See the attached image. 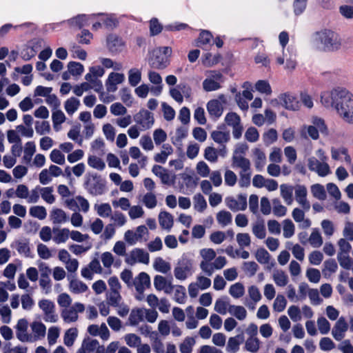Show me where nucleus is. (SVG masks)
<instances>
[{
    "label": "nucleus",
    "instance_id": "obj_1",
    "mask_svg": "<svg viewBox=\"0 0 353 353\" xmlns=\"http://www.w3.org/2000/svg\"><path fill=\"white\" fill-rule=\"evenodd\" d=\"M321 103L326 108L334 109L345 122L353 124V94L346 88L339 87L322 92Z\"/></svg>",
    "mask_w": 353,
    "mask_h": 353
},
{
    "label": "nucleus",
    "instance_id": "obj_2",
    "mask_svg": "<svg viewBox=\"0 0 353 353\" xmlns=\"http://www.w3.org/2000/svg\"><path fill=\"white\" fill-rule=\"evenodd\" d=\"M314 45L324 51H334L340 48L341 39L337 33L331 30L324 29L314 34Z\"/></svg>",
    "mask_w": 353,
    "mask_h": 353
},
{
    "label": "nucleus",
    "instance_id": "obj_3",
    "mask_svg": "<svg viewBox=\"0 0 353 353\" xmlns=\"http://www.w3.org/2000/svg\"><path fill=\"white\" fill-rule=\"evenodd\" d=\"M316 157L307 159V167L312 172H316L320 176L328 175L331 171L327 163V157L325 151L320 148L315 152Z\"/></svg>",
    "mask_w": 353,
    "mask_h": 353
},
{
    "label": "nucleus",
    "instance_id": "obj_4",
    "mask_svg": "<svg viewBox=\"0 0 353 353\" xmlns=\"http://www.w3.org/2000/svg\"><path fill=\"white\" fill-rule=\"evenodd\" d=\"M311 125H305L301 130L302 137H306V134L313 140H317L319 138V132L327 135L328 129L325 121L320 117H313L311 119Z\"/></svg>",
    "mask_w": 353,
    "mask_h": 353
},
{
    "label": "nucleus",
    "instance_id": "obj_5",
    "mask_svg": "<svg viewBox=\"0 0 353 353\" xmlns=\"http://www.w3.org/2000/svg\"><path fill=\"white\" fill-rule=\"evenodd\" d=\"M171 54L172 49L168 46L159 47L154 49L149 59L150 66L159 70L165 68L169 64V57Z\"/></svg>",
    "mask_w": 353,
    "mask_h": 353
},
{
    "label": "nucleus",
    "instance_id": "obj_6",
    "mask_svg": "<svg viewBox=\"0 0 353 353\" xmlns=\"http://www.w3.org/2000/svg\"><path fill=\"white\" fill-rule=\"evenodd\" d=\"M279 39L280 44L282 46V55L276 57V63L279 65H283L285 60H286L285 68L287 70H294L296 66V61L294 55L290 54L289 52H285V47L288 43L289 37L288 34L283 31L279 34Z\"/></svg>",
    "mask_w": 353,
    "mask_h": 353
},
{
    "label": "nucleus",
    "instance_id": "obj_7",
    "mask_svg": "<svg viewBox=\"0 0 353 353\" xmlns=\"http://www.w3.org/2000/svg\"><path fill=\"white\" fill-rule=\"evenodd\" d=\"M85 188L93 196L103 194L106 191L105 181L97 174H88L85 176Z\"/></svg>",
    "mask_w": 353,
    "mask_h": 353
},
{
    "label": "nucleus",
    "instance_id": "obj_8",
    "mask_svg": "<svg viewBox=\"0 0 353 353\" xmlns=\"http://www.w3.org/2000/svg\"><path fill=\"white\" fill-rule=\"evenodd\" d=\"M206 78L203 81V88L206 92L218 90L224 82L223 75L218 70H209L205 72Z\"/></svg>",
    "mask_w": 353,
    "mask_h": 353
},
{
    "label": "nucleus",
    "instance_id": "obj_9",
    "mask_svg": "<svg viewBox=\"0 0 353 353\" xmlns=\"http://www.w3.org/2000/svg\"><path fill=\"white\" fill-rule=\"evenodd\" d=\"M125 262L130 265H134L138 263L147 265L150 262V255L143 249L134 248L126 255Z\"/></svg>",
    "mask_w": 353,
    "mask_h": 353
},
{
    "label": "nucleus",
    "instance_id": "obj_10",
    "mask_svg": "<svg viewBox=\"0 0 353 353\" xmlns=\"http://www.w3.org/2000/svg\"><path fill=\"white\" fill-rule=\"evenodd\" d=\"M192 261L187 257H182L174 270L176 279L183 281L192 273Z\"/></svg>",
    "mask_w": 353,
    "mask_h": 353
},
{
    "label": "nucleus",
    "instance_id": "obj_11",
    "mask_svg": "<svg viewBox=\"0 0 353 353\" xmlns=\"http://www.w3.org/2000/svg\"><path fill=\"white\" fill-rule=\"evenodd\" d=\"M135 123L140 126L141 130H146L152 127L154 123V115L147 110L142 109L134 116Z\"/></svg>",
    "mask_w": 353,
    "mask_h": 353
},
{
    "label": "nucleus",
    "instance_id": "obj_12",
    "mask_svg": "<svg viewBox=\"0 0 353 353\" xmlns=\"http://www.w3.org/2000/svg\"><path fill=\"white\" fill-rule=\"evenodd\" d=\"M84 310L83 304L75 303L73 305L63 309L61 315L65 323L75 322L78 319V314L83 312Z\"/></svg>",
    "mask_w": 353,
    "mask_h": 353
},
{
    "label": "nucleus",
    "instance_id": "obj_13",
    "mask_svg": "<svg viewBox=\"0 0 353 353\" xmlns=\"http://www.w3.org/2000/svg\"><path fill=\"white\" fill-rule=\"evenodd\" d=\"M226 206L233 212L243 211L247 208L246 194H239L236 197L228 196L225 198Z\"/></svg>",
    "mask_w": 353,
    "mask_h": 353
},
{
    "label": "nucleus",
    "instance_id": "obj_14",
    "mask_svg": "<svg viewBox=\"0 0 353 353\" xmlns=\"http://www.w3.org/2000/svg\"><path fill=\"white\" fill-rule=\"evenodd\" d=\"M148 234V228L145 225H139L136 231L127 230L124 234L125 241L130 245H135L138 241H143L145 235Z\"/></svg>",
    "mask_w": 353,
    "mask_h": 353
},
{
    "label": "nucleus",
    "instance_id": "obj_15",
    "mask_svg": "<svg viewBox=\"0 0 353 353\" xmlns=\"http://www.w3.org/2000/svg\"><path fill=\"white\" fill-rule=\"evenodd\" d=\"M39 308L44 314L43 319L46 322L55 323L58 320V316L54 312V304L48 299L41 300L39 303Z\"/></svg>",
    "mask_w": 353,
    "mask_h": 353
},
{
    "label": "nucleus",
    "instance_id": "obj_16",
    "mask_svg": "<svg viewBox=\"0 0 353 353\" xmlns=\"http://www.w3.org/2000/svg\"><path fill=\"white\" fill-rule=\"evenodd\" d=\"M295 199L297 203L306 212L310 209V203L307 199V190L303 185H296L294 186Z\"/></svg>",
    "mask_w": 353,
    "mask_h": 353
},
{
    "label": "nucleus",
    "instance_id": "obj_17",
    "mask_svg": "<svg viewBox=\"0 0 353 353\" xmlns=\"http://www.w3.org/2000/svg\"><path fill=\"white\" fill-rule=\"evenodd\" d=\"M28 327V323L25 319H19L15 326L17 338L21 342H33L32 334L27 333Z\"/></svg>",
    "mask_w": 353,
    "mask_h": 353
},
{
    "label": "nucleus",
    "instance_id": "obj_18",
    "mask_svg": "<svg viewBox=\"0 0 353 353\" xmlns=\"http://www.w3.org/2000/svg\"><path fill=\"white\" fill-rule=\"evenodd\" d=\"M347 330L348 324L345 317L341 316L332 328V335L336 341H340L345 337Z\"/></svg>",
    "mask_w": 353,
    "mask_h": 353
},
{
    "label": "nucleus",
    "instance_id": "obj_19",
    "mask_svg": "<svg viewBox=\"0 0 353 353\" xmlns=\"http://www.w3.org/2000/svg\"><path fill=\"white\" fill-rule=\"evenodd\" d=\"M199 254L202 259L199 267L201 270L210 272L209 262L216 258V252L212 248H203L200 250Z\"/></svg>",
    "mask_w": 353,
    "mask_h": 353
},
{
    "label": "nucleus",
    "instance_id": "obj_20",
    "mask_svg": "<svg viewBox=\"0 0 353 353\" xmlns=\"http://www.w3.org/2000/svg\"><path fill=\"white\" fill-rule=\"evenodd\" d=\"M152 172L154 174L160 178L163 184L171 185L174 181V176L172 175L167 169L161 165H154L152 167Z\"/></svg>",
    "mask_w": 353,
    "mask_h": 353
},
{
    "label": "nucleus",
    "instance_id": "obj_21",
    "mask_svg": "<svg viewBox=\"0 0 353 353\" xmlns=\"http://www.w3.org/2000/svg\"><path fill=\"white\" fill-rule=\"evenodd\" d=\"M125 80V76L121 73L111 72L109 74L105 82L106 89L108 92H114L117 90V85Z\"/></svg>",
    "mask_w": 353,
    "mask_h": 353
},
{
    "label": "nucleus",
    "instance_id": "obj_22",
    "mask_svg": "<svg viewBox=\"0 0 353 353\" xmlns=\"http://www.w3.org/2000/svg\"><path fill=\"white\" fill-rule=\"evenodd\" d=\"M148 79L152 84L155 85V86L150 88V92L155 96L160 95L163 90V83L161 75L154 71H150L148 72Z\"/></svg>",
    "mask_w": 353,
    "mask_h": 353
},
{
    "label": "nucleus",
    "instance_id": "obj_23",
    "mask_svg": "<svg viewBox=\"0 0 353 353\" xmlns=\"http://www.w3.org/2000/svg\"><path fill=\"white\" fill-rule=\"evenodd\" d=\"M150 276L145 272L139 273L133 281V286L135 287L136 290L139 293H143V291L150 286Z\"/></svg>",
    "mask_w": 353,
    "mask_h": 353
},
{
    "label": "nucleus",
    "instance_id": "obj_24",
    "mask_svg": "<svg viewBox=\"0 0 353 353\" xmlns=\"http://www.w3.org/2000/svg\"><path fill=\"white\" fill-rule=\"evenodd\" d=\"M236 150L235 154L232 157V165L234 168H239L241 169L240 172H251L250 162L249 159L245 158L241 155L237 154Z\"/></svg>",
    "mask_w": 353,
    "mask_h": 353
},
{
    "label": "nucleus",
    "instance_id": "obj_25",
    "mask_svg": "<svg viewBox=\"0 0 353 353\" xmlns=\"http://www.w3.org/2000/svg\"><path fill=\"white\" fill-rule=\"evenodd\" d=\"M107 46L110 52L117 53L123 50L124 42L118 36L110 34L107 37Z\"/></svg>",
    "mask_w": 353,
    "mask_h": 353
},
{
    "label": "nucleus",
    "instance_id": "obj_26",
    "mask_svg": "<svg viewBox=\"0 0 353 353\" xmlns=\"http://www.w3.org/2000/svg\"><path fill=\"white\" fill-rule=\"evenodd\" d=\"M158 220L162 229L168 232L171 230L174 225V217L170 213L161 211L158 216Z\"/></svg>",
    "mask_w": 353,
    "mask_h": 353
},
{
    "label": "nucleus",
    "instance_id": "obj_27",
    "mask_svg": "<svg viewBox=\"0 0 353 353\" xmlns=\"http://www.w3.org/2000/svg\"><path fill=\"white\" fill-rule=\"evenodd\" d=\"M279 99L281 104L288 110H297L299 108L298 100L292 94H283Z\"/></svg>",
    "mask_w": 353,
    "mask_h": 353
},
{
    "label": "nucleus",
    "instance_id": "obj_28",
    "mask_svg": "<svg viewBox=\"0 0 353 353\" xmlns=\"http://www.w3.org/2000/svg\"><path fill=\"white\" fill-rule=\"evenodd\" d=\"M96 14H79L77 17L69 19L68 22L72 26H75L79 28H81L83 26L89 25L90 21L93 20Z\"/></svg>",
    "mask_w": 353,
    "mask_h": 353
},
{
    "label": "nucleus",
    "instance_id": "obj_29",
    "mask_svg": "<svg viewBox=\"0 0 353 353\" xmlns=\"http://www.w3.org/2000/svg\"><path fill=\"white\" fill-rule=\"evenodd\" d=\"M30 328L33 334H32L33 341L44 338L46 333V327L43 323L34 321L30 324Z\"/></svg>",
    "mask_w": 353,
    "mask_h": 353
},
{
    "label": "nucleus",
    "instance_id": "obj_30",
    "mask_svg": "<svg viewBox=\"0 0 353 353\" xmlns=\"http://www.w3.org/2000/svg\"><path fill=\"white\" fill-rule=\"evenodd\" d=\"M154 285L157 290H164L167 294H170L173 289L171 283H168L165 278L161 275H157L154 278Z\"/></svg>",
    "mask_w": 353,
    "mask_h": 353
},
{
    "label": "nucleus",
    "instance_id": "obj_31",
    "mask_svg": "<svg viewBox=\"0 0 353 353\" xmlns=\"http://www.w3.org/2000/svg\"><path fill=\"white\" fill-rule=\"evenodd\" d=\"M252 152L255 168L258 171H261L266 164L265 154L262 150L257 148H254Z\"/></svg>",
    "mask_w": 353,
    "mask_h": 353
},
{
    "label": "nucleus",
    "instance_id": "obj_32",
    "mask_svg": "<svg viewBox=\"0 0 353 353\" xmlns=\"http://www.w3.org/2000/svg\"><path fill=\"white\" fill-rule=\"evenodd\" d=\"M227 263V260L225 256H219L214 259V261L209 262L210 272L202 270L207 276H210L213 274L215 270L222 269Z\"/></svg>",
    "mask_w": 353,
    "mask_h": 353
},
{
    "label": "nucleus",
    "instance_id": "obj_33",
    "mask_svg": "<svg viewBox=\"0 0 353 353\" xmlns=\"http://www.w3.org/2000/svg\"><path fill=\"white\" fill-rule=\"evenodd\" d=\"M52 234V240L56 243L60 244L67 241L70 231L68 228H53Z\"/></svg>",
    "mask_w": 353,
    "mask_h": 353
},
{
    "label": "nucleus",
    "instance_id": "obj_34",
    "mask_svg": "<svg viewBox=\"0 0 353 353\" xmlns=\"http://www.w3.org/2000/svg\"><path fill=\"white\" fill-rule=\"evenodd\" d=\"M50 219L54 224H62L68 221L69 216L63 210L53 208L50 212Z\"/></svg>",
    "mask_w": 353,
    "mask_h": 353
},
{
    "label": "nucleus",
    "instance_id": "obj_35",
    "mask_svg": "<svg viewBox=\"0 0 353 353\" xmlns=\"http://www.w3.org/2000/svg\"><path fill=\"white\" fill-rule=\"evenodd\" d=\"M207 110L211 117L218 118L223 113V108L221 102L217 99L210 101L207 104Z\"/></svg>",
    "mask_w": 353,
    "mask_h": 353
},
{
    "label": "nucleus",
    "instance_id": "obj_36",
    "mask_svg": "<svg viewBox=\"0 0 353 353\" xmlns=\"http://www.w3.org/2000/svg\"><path fill=\"white\" fill-rule=\"evenodd\" d=\"M94 209L97 214L102 218H110L112 214V209L108 203H96Z\"/></svg>",
    "mask_w": 353,
    "mask_h": 353
},
{
    "label": "nucleus",
    "instance_id": "obj_37",
    "mask_svg": "<svg viewBox=\"0 0 353 353\" xmlns=\"http://www.w3.org/2000/svg\"><path fill=\"white\" fill-rule=\"evenodd\" d=\"M294 187L288 184H281L280 185L281 196L284 200L285 203L290 205L293 203V191Z\"/></svg>",
    "mask_w": 353,
    "mask_h": 353
},
{
    "label": "nucleus",
    "instance_id": "obj_38",
    "mask_svg": "<svg viewBox=\"0 0 353 353\" xmlns=\"http://www.w3.org/2000/svg\"><path fill=\"white\" fill-rule=\"evenodd\" d=\"M243 336L239 334L228 339L226 350L230 353H236L239 350L240 344L243 341Z\"/></svg>",
    "mask_w": 353,
    "mask_h": 353
},
{
    "label": "nucleus",
    "instance_id": "obj_39",
    "mask_svg": "<svg viewBox=\"0 0 353 353\" xmlns=\"http://www.w3.org/2000/svg\"><path fill=\"white\" fill-rule=\"evenodd\" d=\"M173 152L172 146L169 144H163L162 145L161 151L154 155V159L157 163H165L167 161L168 157Z\"/></svg>",
    "mask_w": 353,
    "mask_h": 353
},
{
    "label": "nucleus",
    "instance_id": "obj_40",
    "mask_svg": "<svg viewBox=\"0 0 353 353\" xmlns=\"http://www.w3.org/2000/svg\"><path fill=\"white\" fill-rule=\"evenodd\" d=\"M272 279L276 285L284 287L288 283V276L282 270H276L273 272Z\"/></svg>",
    "mask_w": 353,
    "mask_h": 353
},
{
    "label": "nucleus",
    "instance_id": "obj_41",
    "mask_svg": "<svg viewBox=\"0 0 353 353\" xmlns=\"http://www.w3.org/2000/svg\"><path fill=\"white\" fill-rule=\"evenodd\" d=\"M228 312L239 321H243L247 316V311L244 307L232 305L229 306Z\"/></svg>",
    "mask_w": 353,
    "mask_h": 353
},
{
    "label": "nucleus",
    "instance_id": "obj_42",
    "mask_svg": "<svg viewBox=\"0 0 353 353\" xmlns=\"http://www.w3.org/2000/svg\"><path fill=\"white\" fill-rule=\"evenodd\" d=\"M69 288L70 290L74 294L83 293L88 290V287L85 283L77 279H72L70 281Z\"/></svg>",
    "mask_w": 353,
    "mask_h": 353
},
{
    "label": "nucleus",
    "instance_id": "obj_43",
    "mask_svg": "<svg viewBox=\"0 0 353 353\" xmlns=\"http://www.w3.org/2000/svg\"><path fill=\"white\" fill-rule=\"evenodd\" d=\"M188 133L187 127L181 126L176 128L174 135L172 137V141L174 145H181L183 139L186 138Z\"/></svg>",
    "mask_w": 353,
    "mask_h": 353
},
{
    "label": "nucleus",
    "instance_id": "obj_44",
    "mask_svg": "<svg viewBox=\"0 0 353 353\" xmlns=\"http://www.w3.org/2000/svg\"><path fill=\"white\" fill-rule=\"evenodd\" d=\"M80 101L75 97H70L67 99L64 104L66 112L69 115H72L79 108Z\"/></svg>",
    "mask_w": 353,
    "mask_h": 353
},
{
    "label": "nucleus",
    "instance_id": "obj_45",
    "mask_svg": "<svg viewBox=\"0 0 353 353\" xmlns=\"http://www.w3.org/2000/svg\"><path fill=\"white\" fill-rule=\"evenodd\" d=\"M153 268L157 272L166 274L168 272L170 269V265L168 262L165 261L161 257H157L153 263Z\"/></svg>",
    "mask_w": 353,
    "mask_h": 353
},
{
    "label": "nucleus",
    "instance_id": "obj_46",
    "mask_svg": "<svg viewBox=\"0 0 353 353\" xmlns=\"http://www.w3.org/2000/svg\"><path fill=\"white\" fill-rule=\"evenodd\" d=\"M308 242L313 248H319L322 245L323 243V238L317 228L312 229V232L308 238Z\"/></svg>",
    "mask_w": 353,
    "mask_h": 353
},
{
    "label": "nucleus",
    "instance_id": "obj_47",
    "mask_svg": "<svg viewBox=\"0 0 353 353\" xmlns=\"http://www.w3.org/2000/svg\"><path fill=\"white\" fill-rule=\"evenodd\" d=\"M252 231L253 234L259 239H263L266 236L265 227L263 221H258L253 223Z\"/></svg>",
    "mask_w": 353,
    "mask_h": 353
},
{
    "label": "nucleus",
    "instance_id": "obj_48",
    "mask_svg": "<svg viewBox=\"0 0 353 353\" xmlns=\"http://www.w3.org/2000/svg\"><path fill=\"white\" fill-rule=\"evenodd\" d=\"M141 202L148 209H153L157 205V196L152 192L145 194L142 197Z\"/></svg>",
    "mask_w": 353,
    "mask_h": 353
},
{
    "label": "nucleus",
    "instance_id": "obj_49",
    "mask_svg": "<svg viewBox=\"0 0 353 353\" xmlns=\"http://www.w3.org/2000/svg\"><path fill=\"white\" fill-rule=\"evenodd\" d=\"M52 119L54 130L59 131L61 128V124L65 121V116L61 110L56 109V110L52 112Z\"/></svg>",
    "mask_w": 353,
    "mask_h": 353
},
{
    "label": "nucleus",
    "instance_id": "obj_50",
    "mask_svg": "<svg viewBox=\"0 0 353 353\" xmlns=\"http://www.w3.org/2000/svg\"><path fill=\"white\" fill-rule=\"evenodd\" d=\"M212 140L220 144H225L230 140V134L228 132L215 130L211 133Z\"/></svg>",
    "mask_w": 353,
    "mask_h": 353
},
{
    "label": "nucleus",
    "instance_id": "obj_51",
    "mask_svg": "<svg viewBox=\"0 0 353 353\" xmlns=\"http://www.w3.org/2000/svg\"><path fill=\"white\" fill-rule=\"evenodd\" d=\"M30 215L39 220H43L47 216V211L45 207L41 205H34L29 210Z\"/></svg>",
    "mask_w": 353,
    "mask_h": 353
},
{
    "label": "nucleus",
    "instance_id": "obj_52",
    "mask_svg": "<svg viewBox=\"0 0 353 353\" xmlns=\"http://www.w3.org/2000/svg\"><path fill=\"white\" fill-rule=\"evenodd\" d=\"M53 192L54 189L52 187H41V196L48 204H52L55 201V196Z\"/></svg>",
    "mask_w": 353,
    "mask_h": 353
},
{
    "label": "nucleus",
    "instance_id": "obj_53",
    "mask_svg": "<svg viewBox=\"0 0 353 353\" xmlns=\"http://www.w3.org/2000/svg\"><path fill=\"white\" fill-rule=\"evenodd\" d=\"M232 216L230 212L221 210L216 214V221L222 227L228 225L232 223Z\"/></svg>",
    "mask_w": 353,
    "mask_h": 353
},
{
    "label": "nucleus",
    "instance_id": "obj_54",
    "mask_svg": "<svg viewBox=\"0 0 353 353\" xmlns=\"http://www.w3.org/2000/svg\"><path fill=\"white\" fill-rule=\"evenodd\" d=\"M194 208L199 212H203L207 208V202L203 195L196 194L193 197Z\"/></svg>",
    "mask_w": 353,
    "mask_h": 353
},
{
    "label": "nucleus",
    "instance_id": "obj_55",
    "mask_svg": "<svg viewBox=\"0 0 353 353\" xmlns=\"http://www.w3.org/2000/svg\"><path fill=\"white\" fill-rule=\"evenodd\" d=\"M337 269L338 265L334 259H330L324 262V268L322 272L323 275L327 277L336 272Z\"/></svg>",
    "mask_w": 353,
    "mask_h": 353
},
{
    "label": "nucleus",
    "instance_id": "obj_56",
    "mask_svg": "<svg viewBox=\"0 0 353 353\" xmlns=\"http://www.w3.org/2000/svg\"><path fill=\"white\" fill-rule=\"evenodd\" d=\"M221 59L220 54L212 55L211 53L207 52L202 57V63L205 67H212L217 64Z\"/></svg>",
    "mask_w": 353,
    "mask_h": 353
},
{
    "label": "nucleus",
    "instance_id": "obj_57",
    "mask_svg": "<svg viewBox=\"0 0 353 353\" xmlns=\"http://www.w3.org/2000/svg\"><path fill=\"white\" fill-rule=\"evenodd\" d=\"M195 340L193 337L188 336L179 345L181 353H192V348L195 345Z\"/></svg>",
    "mask_w": 353,
    "mask_h": 353
},
{
    "label": "nucleus",
    "instance_id": "obj_58",
    "mask_svg": "<svg viewBox=\"0 0 353 353\" xmlns=\"http://www.w3.org/2000/svg\"><path fill=\"white\" fill-rule=\"evenodd\" d=\"M78 335V331L77 328H70L68 329L64 334L63 342L64 344L70 347L74 344L75 339H77Z\"/></svg>",
    "mask_w": 353,
    "mask_h": 353
},
{
    "label": "nucleus",
    "instance_id": "obj_59",
    "mask_svg": "<svg viewBox=\"0 0 353 353\" xmlns=\"http://www.w3.org/2000/svg\"><path fill=\"white\" fill-rule=\"evenodd\" d=\"M295 226L290 219H285L283 221V235L289 239L294 234Z\"/></svg>",
    "mask_w": 353,
    "mask_h": 353
},
{
    "label": "nucleus",
    "instance_id": "obj_60",
    "mask_svg": "<svg viewBox=\"0 0 353 353\" xmlns=\"http://www.w3.org/2000/svg\"><path fill=\"white\" fill-rule=\"evenodd\" d=\"M141 80V72L137 68H132L128 72V81L130 85L137 86Z\"/></svg>",
    "mask_w": 353,
    "mask_h": 353
},
{
    "label": "nucleus",
    "instance_id": "obj_61",
    "mask_svg": "<svg viewBox=\"0 0 353 353\" xmlns=\"http://www.w3.org/2000/svg\"><path fill=\"white\" fill-rule=\"evenodd\" d=\"M272 210L273 213L276 216L282 217L284 216L287 213V208L281 204V201L278 199L272 200Z\"/></svg>",
    "mask_w": 353,
    "mask_h": 353
},
{
    "label": "nucleus",
    "instance_id": "obj_62",
    "mask_svg": "<svg viewBox=\"0 0 353 353\" xmlns=\"http://www.w3.org/2000/svg\"><path fill=\"white\" fill-rule=\"evenodd\" d=\"M311 192L314 197L324 201L326 199V192L324 187L319 183L311 186Z\"/></svg>",
    "mask_w": 353,
    "mask_h": 353
},
{
    "label": "nucleus",
    "instance_id": "obj_63",
    "mask_svg": "<svg viewBox=\"0 0 353 353\" xmlns=\"http://www.w3.org/2000/svg\"><path fill=\"white\" fill-rule=\"evenodd\" d=\"M229 293L235 299L241 297L245 293L243 285L241 283H236L232 285L229 289Z\"/></svg>",
    "mask_w": 353,
    "mask_h": 353
},
{
    "label": "nucleus",
    "instance_id": "obj_64",
    "mask_svg": "<svg viewBox=\"0 0 353 353\" xmlns=\"http://www.w3.org/2000/svg\"><path fill=\"white\" fill-rule=\"evenodd\" d=\"M230 303L224 299H219L214 304V310L220 314H226Z\"/></svg>",
    "mask_w": 353,
    "mask_h": 353
}]
</instances>
